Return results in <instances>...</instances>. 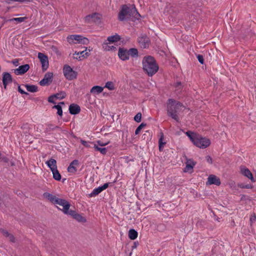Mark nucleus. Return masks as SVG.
I'll use <instances>...</instances> for the list:
<instances>
[{"label":"nucleus","instance_id":"1","mask_svg":"<svg viewBox=\"0 0 256 256\" xmlns=\"http://www.w3.org/2000/svg\"><path fill=\"white\" fill-rule=\"evenodd\" d=\"M141 17V15L137 10L134 4H125L121 6L118 18L119 20L122 22L125 20L135 22L140 20Z\"/></svg>","mask_w":256,"mask_h":256},{"label":"nucleus","instance_id":"2","mask_svg":"<svg viewBox=\"0 0 256 256\" xmlns=\"http://www.w3.org/2000/svg\"><path fill=\"white\" fill-rule=\"evenodd\" d=\"M144 72L149 76H152L159 70V66L154 56H146L142 60Z\"/></svg>","mask_w":256,"mask_h":256},{"label":"nucleus","instance_id":"3","mask_svg":"<svg viewBox=\"0 0 256 256\" xmlns=\"http://www.w3.org/2000/svg\"><path fill=\"white\" fill-rule=\"evenodd\" d=\"M184 106L182 104L173 98H169L167 102L168 116L176 122H180V118L178 115V112L181 107Z\"/></svg>","mask_w":256,"mask_h":256},{"label":"nucleus","instance_id":"4","mask_svg":"<svg viewBox=\"0 0 256 256\" xmlns=\"http://www.w3.org/2000/svg\"><path fill=\"white\" fill-rule=\"evenodd\" d=\"M67 40L70 44H88L89 40L88 38L80 34H72L67 37Z\"/></svg>","mask_w":256,"mask_h":256},{"label":"nucleus","instance_id":"5","mask_svg":"<svg viewBox=\"0 0 256 256\" xmlns=\"http://www.w3.org/2000/svg\"><path fill=\"white\" fill-rule=\"evenodd\" d=\"M63 73L66 78L68 80H72L77 78L78 72L68 64H65L63 68Z\"/></svg>","mask_w":256,"mask_h":256},{"label":"nucleus","instance_id":"6","mask_svg":"<svg viewBox=\"0 0 256 256\" xmlns=\"http://www.w3.org/2000/svg\"><path fill=\"white\" fill-rule=\"evenodd\" d=\"M210 140L209 138L206 137H202L199 134V136H197L194 145L200 148H205L210 144Z\"/></svg>","mask_w":256,"mask_h":256},{"label":"nucleus","instance_id":"7","mask_svg":"<svg viewBox=\"0 0 256 256\" xmlns=\"http://www.w3.org/2000/svg\"><path fill=\"white\" fill-rule=\"evenodd\" d=\"M54 204H58L60 206H62V208H60L58 206H56V208L58 210H61L62 211V212L64 214H68V212L70 210V204L66 200L64 199H63V198H56V200L55 201Z\"/></svg>","mask_w":256,"mask_h":256},{"label":"nucleus","instance_id":"8","mask_svg":"<svg viewBox=\"0 0 256 256\" xmlns=\"http://www.w3.org/2000/svg\"><path fill=\"white\" fill-rule=\"evenodd\" d=\"M138 42L141 48H148L150 44V40L146 34H142L138 38Z\"/></svg>","mask_w":256,"mask_h":256},{"label":"nucleus","instance_id":"9","mask_svg":"<svg viewBox=\"0 0 256 256\" xmlns=\"http://www.w3.org/2000/svg\"><path fill=\"white\" fill-rule=\"evenodd\" d=\"M38 58L42 64V68L43 72L46 71L49 66L48 59V56L42 52L38 53Z\"/></svg>","mask_w":256,"mask_h":256},{"label":"nucleus","instance_id":"10","mask_svg":"<svg viewBox=\"0 0 256 256\" xmlns=\"http://www.w3.org/2000/svg\"><path fill=\"white\" fill-rule=\"evenodd\" d=\"M2 82L4 89L6 90L8 86L13 82V78L10 72H4L2 74Z\"/></svg>","mask_w":256,"mask_h":256},{"label":"nucleus","instance_id":"11","mask_svg":"<svg viewBox=\"0 0 256 256\" xmlns=\"http://www.w3.org/2000/svg\"><path fill=\"white\" fill-rule=\"evenodd\" d=\"M54 74L52 72H46L44 78L39 82L41 86H49L53 80Z\"/></svg>","mask_w":256,"mask_h":256},{"label":"nucleus","instance_id":"12","mask_svg":"<svg viewBox=\"0 0 256 256\" xmlns=\"http://www.w3.org/2000/svg\"><path fill=\"white\" fill-rule=\"evenodd\" d=\"M67 215L70 216L73 218L75 219L78 222H86V218L82 216V214L76 213L75 210H70Z\"/></svg>","mask_w":256,"mask_h":256},{"label":"nucleus","instance_id":"13","mask_svg":"<svg viewBox=\"0 0 256 256\" xmlns=\"http://www.w3.org/2000/svg\"><path fill=\"white\" fill-rule=\"evenodd\" d=\"M221 184L220 178L214 174H210L206 182V185L214 184L216 186H220Z\"/></svg>","mask_w":256,"mask_h":256},{"label":"nucleus","instance_id":"14","mask_svg":"<svg viewBox=\"0 0 256 256\" xmlns=\"http://www.w3.org/2000/svg\"><path fill=\"white\" fill-rule=\"evenodd\" d=\"M118 56L119 58L123 61L128 60L130 58L128 50L124 48H119Z\"/></svg>","mask_w":256,"mask_h":256},{"label":"nucleus","instance_id":"15","mask_svg":"<svg viewBox=\"0 0 256 256\" xmlns=\"http://www.w3.org/2000/svg\"><path fill=\"white\" fill-rule=\"evenodd\" d=\"M30 68V66L28 64H24L14 70V72L16 75H22L26 74Z\"/></svg>","mask_w":256,"mask_h":256},{"label":"nucleus","instance_id":"16","mask_svg":"<svg viewBox=\"0 0 256 256\" xmlns=\"http://www.w3.org/2000/svg\"><path fill=\"white\" fill-rule=\"evenodd\" d=\"M240 172L241 174L247 177L252 182H254L255 180L253 177L252 173L250 172V171L245 166H241L240 167Z\"/></svg>","mask_w":256,"mask_h":256},{"label":"nucleus","instance_id":"17","mask_svg":"<svg viewBox=\"0 0 256 256\" xmlns=\"http://www.w3.org/2000/svg\"><path fill=\"white\" fill-rule=\"evenodd\" d=\"M69 112L72 115H76L80 112V106L76 104H72L69 106Z\"/></svg>","mask_w":256,"mask_h":256},{"label":"nucleus","instance_id":"18","mask_svg":"<svg viewBox=\"0 0 256 256\" xmlns=\"http://www.w3.org/2000/svg\"><path fill=\"white\" fill-rule=\"evenodd\" d=\"M196 164V162H194L192 160L189 159L188 160L186 163V168H184V172H186L190 170H192Z\"/></svg>","mask_w":256,"mask_h":256},{"label":"nucleus","instance_id":"19","mask_svg":"<svg viewBox=\"0 0 256 256\" xmlns=\"http://www.w3.org/2000/svg\"><path fill=\"white\" fill-rule=\"evenodd\" d=\"M0 232L3 234V235L4 236L8 238L10 242H15V238L12 234L9 233L8 230H4L3 228H0Z\"/></svg>","mask_w":256,"mask_h":256},{"label":"nucleus","instance_id":"20","mask_svg":"<svg viewBox=\"0 0 256 256\" xmlns=\"http://www.w3.org/2000/svg\"><path fill=\"white\" fill-rule=\"evenodd\" d=\"M186 134L194 144L196 142L197 136H199V134L190 130L187 131Z\"/></svg>","mask_w":256,"mask_h":256},{"label":"nucleus","instance_id":"21","mask_svg":"<svg viewBox=\"0 0 256 256\" xmlns=\"http://www.w3.org/2000/svg\"><path fill=\"white\" fill-rule=\"evenodd\" d=\"M121 39V36L118 34H116L114 35L108 37L107 40L109 42V43H114L120 41Z\"/></svg>","mask_w":256,"mask_h":256},{"label":"nucleus","instance_id":"22","mask_svg":"<svg viewBox=\"0 0 256 256\" xmlns=\"http://www.w3.org/2000/svg\"><path fill=\"white\" fill-rule=\"evenodd\" d=\"M48 167L50 168V170H52V168H58L56 165V160L50 158L46 162Z\"/></svg>","mask_w":256,"mask_h":256},{"label":"nucleus","instance_id":"23","mask_svg":"<svg viewBox=\"0 0 256 256\" xmlns=\"http://www.w3.org/2000/svg\"><path fill=\"white\" fill-rule=\"evenodd\" d=\"M43 196L44 198L49 200L52 203L54 204L57 198V197L56 196H54L48 192H44L43 194Z\"/></svg>","mask_w":256,"mask_h":256},{"label":"nucleus","instance_id":"24","mask_svg":"<svg viewBox=\"0 0 256 256\" xmlns=\"http://www.w3.org/2000/svg\"><path fill=\"white\" fill-rule=\"evenodd\" d=\"M24 86L26 87V90L30 92H36L38 91V86L36 85L25 84Z\"/></svg>","mask_w":256,"mask_h":256},{"label":"nucleus","instance_id":"25","mask_svg":"<svg viewBox=\"0 0 256 256\" xmlns=\"http://www.w3.org/2000/svg\"><path fill=\"white\" fill-rule=\"evenodd\" d=\"M138 236V233L136 230L134 229L130 228L128 230V238L131 240H136Z\"/></svg>","mask_w":256,"mask_h":256},{"label":"nucleus","instance_id":"26","mask_svg":"<svg viewBox=\"0 0 256 256\" xmlns=\"http://www.w3.org/2000/svg\"><path fill=\"white\" fill-rule=\"evenodd\" d=\"M51 171L52 174L53 178L56 181H60L62 179V176L58 170V168H52Z\"/></svg>","mask_w":256,"mask_h":256},{"label":"nucleus","instance_id":"27","mask_svg":"<svg viewBox=\"0 0 256 256\" xmlns=\"http://www.w3.org/2000/svg\"><path fill=\"white\" fill-rule=\"evenodd\" d=\"M160 138L158 140V148H159V150L160 152H162L164 150V145L166 144V142H164V134L162 132L160 133Z\"/></svg>","mask_w":256,"mask_h":256},{"label":"nucleus","instance_id":"28","mask_svg":"<svg viewBox=\"0 0 256 256\" xmlns=\"http://www.w3.org/2000/svg\"><path fill=\"white\" fill-rule=\"evenodd\" d=\"M102 48L106 51H116V48L114 46H110L108 45V42H105L102 44Z\"/></svg>","mask_w":256,"mask_h":256},{"label":"nucleus","instance_id":"29","mask_svg":"<svg viewBox=\"0 0 256 256\" xmlns=\"http://www.w3.org/2000/svg\"><path fill=\"white\" fill-rule=\"evenodd\" d=\"M104 90V88L98 86H94L90 90V92L92 94H99L101 93Z\"/></svg>","mask_w":256,"mask_h":256},{"label":"nucleus","instance_id":"30","mask_svg":"<svg viewBox=\"0 0 256 256\" xmlns=\"http://www.w3.org/2000/svg\"><path fill=\"white\" fill-rule=\"evenodd\" d=\"M94 148L96 152H100L102 154L105 155L108 152V148H100L96 144H94Z\"/></svg>","mask_w":256,"mask_h":256},{"label":"nucleus","instance_id":"31","mask_svg":"<svg viewBox=\"0 0 256 256\" xmlns=\"http://www.w3.org/2000/svg\"><path fill=\"white\" fill-rule=\"evenodd\" d=\"M129 56H130L132 58H137L138 56V52L136 48H130L128 50Z\"/></svg>","mask_w":256,"mask_h":256},{"label":"nucleus","instance_id":"32","mask_svg":"<svg viewBox=\"0 0 256 256\" xmlns=\"http://www.w3.org/2000/svg\"><path fill=\"white\" fill-rule=\"evenodd\" d=\"M102 191V190L100 186L94 188L92 190V192L88 194V197L91 198V197L96 196L100 194Z\"/></svg>","mask_w":256,"mask_h":256},{"label":"nucleus","instance_id":"33","mask_svg":"<svg viewBox=\"0 0 256 256\" xmlns=\"http://www.w3.org/2000/svg\"><path fill=\"white\" fill-rule=\"evenodd\" d=\"M152 137V135L150 130H146L144 134H142V140H146V142H148V140H151Z\"/></svg>","mask_w":256,"mask_h":256},{"label":"nucleus","instance_id":"34","mask_svg":"<svg viewBox=\"0 0 256 256\" xmlns=\"http://www.w3.org/2000/svg\"><path fill=\"white\" fill-rule=\"evenodd\" d=\"M54 98L58 100H62L66 98V94L64 92H60L58 93L54 94Z\"/></svg>","mask_w":256,"mask_h":256},{"label":"nucleus","instance_id":"35","mask_svg":"<svg viewBox=\"0 0 256 256\" xmlns=\"http://www.w3.org/2000/svg\"><path fill=\"white\" fill-rule=\"evenodd\" d=\"M52 108L53 109H56L57 111V114L59 116H60L62 117V107L60 105H54Z\"/></svg>","mask_w":256,"mask_h":256},{"label":"nucleus","instance_id":"36","mask_svg":"<svg viewBox=\"0 0 256 256\" xmlns=\"http://www.w3.org/2000/svg\"><path fill=\"white\" fill-rule=\"evenodd\" d=\"M146 126V124L142 122L136 128L135 130V134L137 135L139 134L140 130H142V128H144V126Z\"/></svg>","mask_w":256,"mask_h":256},{"label":"nucleus","instance_id":"37","mask_svg":"<svg viewBox=\"0 0 256 256\" xmlns=\"http://www.w3.org/2000/svg\"><path fill=\"white\" fill-rule=\"evenodd\" d=\"M57 128H60L58 126H54L52 124H48V126L46 128V130L47 132H50L51 130H54Z\"/></svg>","mask_w":256,"mask_h":256},{"label":"nucleus","instance_id":"38","mask_svg":"<svg viewBox=\"0 0 256 256\" xmlns=\"http://www.w3.org/2000/svg\"><path fill=\"white\" fill-rule=\"evenodd\" d=\"M27 18H28L25 16V17H22V18H13L10 20L12 21V22L16 21V22H18L20 23V22H22L24 21Z\"/></svg>","mask_w":256,"mask_h":256},{"label":"nucleus","instance_id":"39","mask_svg":"<svg viewBox=\"0 0 256 256\" xmlns=\"http://www.w3.org/2000/svg\"><path fill=\"white\" fill-rule=\"evenodd\" d=\"M81 55H82L81 56H80L78 57H74V58L78 60H82V58H86L90 55V54L89 52H86L82 53V54Z\"/></svg>","mask_w":256,"mask_h":256},{"label":"nucleus","instance_id":"40","mask_svg":"<svg viewBox=\"0 0 256 256\" xmlns=\"http://www.w3.org/2000/svg\"><path fill=\"white\" fill-rule=\"evenodd\" d=\"M68 171L70 173L75 174L77 172V169L74 166L70 164L68 168Z\"/></svg>","mask_w":256,"mask_h":256},{"label":"nucleus","instance_id":"41","mask_svg":"<svg viewBox=\"0 0 256 256\" xmlns=\"http://www.w3.org/2000/svg\"><path fill=\"white\" fill-rule=\"evenodd\" d=\"M105 87L110 90H114V84L112 82H108L106 84Z\"/></svg>","mask_w":256,"mask_h":256},{"label":"nucleus","instance_id":"42","mask_svg":"<svg viewBox=\"0 0 256 256\" xmlns=\"http://www.w3.org/2000/svg\"><path fill=\"white\" fill-rule=\"evenodd\" d=\"M80 143L84 146L86 148H90L91 146L90 145V144H94V142H88L86 140H80Z\"/></svg>","mask_w":256,"mask_h":256},{"label":"nucleus","instance_id":"43","mask_svg":"<svg viewBox=\"0 0 256 256\" xmlns=\"http://www.w3.org/2000/svg\"><path fill=\"white\" fill-rule=\"evenodd\" d=\"M142 114L141 112H138L134 117V119L136 122H140L142 120Z\"/></svg>","mask_w":256,"mask_h":256},{"label":"nucleus","instance_id":"44","mask_svg":"<svg viewBox=\"0 0 256 256\" xmlns=\"http://www.w3.org/2000/svg\"><path fill=\"white\" fill-rule=\"evenodd\" d=\"M238 186L242 188H252V186L251 184H238Z\"/></svg>","mask_w":256,"mask_h":256},{"label":"nucleus","instance_id":"45","mask_svg":"<svg viewBox=\"0 0 256 256\" xmlns=\"http://www.w3.org/2000/svg\"><path fill=\"white\" fill-rule=\"evenodd\" d=\"M94 14H97L98 15L95 16L94 17L92 18V21L94 22H98L100 20V15L99 13L98 12H94Z\"/></svg>","mask_w":256,"mask_h":256},{"label":"nucleus","instance_id":"46","mask_svg":"<svg viewBox=\"0 0 256 256\" xmlns=\"http://www.w3.org/2000/svg\"><path fill=\"white\" fill-rule=\"evenodd\" d=\"M51 49L53 52H54L58 56H60L61 54L60 52L58 50V48L56 46H52L51 47Z\"/></svg>","mask_w":256,"mask_h":256},{"label":"nucleus","instance_id":"47","mask_svg":"<svg viewBox=\"0 0 256 256\" xmlns=\"http://www.w3.org/2000/svg\"><path fill=\"white\" fill-rule=\"evenodd\" d=\"M21 128L23 129L24 130V133H26V134L28 133V129H29L28 124H24L21 126Z\"/></svg>","mask_w":256,"mask_h":256},{"label":"nucleus","instance_id":"48","mask_svg":"<svg viewBox=\"0 0 256 256\" xmlns=\"http://www.w3.org/2000/svg\"><path fill=\"white\" fill-rule=\"evenodd\" d=\"M196 58L200 64H204V58L202 55L198 54L196 56Z\"/></svg>","mask_w":256,"mask_h":256},{"label":"nucleus","instance_id":"49","mask_svg":"<svg viewBox=\"0 0 256 256\" xmlns=\"http://www.w3.org/2000/svg\"><path fill=\"white\" fill-rule=\"evenodd\" d=\"M54 94H52L51 96H50L48 98V101L50 102V103H52V104H56V102L54 100Z\"/></svg>","mask_w":256,"mask_h":256},{"label":"nucleus","instance_id":"50","mask_svg":"<svg viewBox=\"0 0 256 256\" xmlns=\"http://www.w3.org/2000/svg\"><path fill=\"white\" fill-rule=\"evenodd\" d=\"M96 15H98L97 14H91L88 15L85 17V20H86L89 22L92 18V17H94Z\"/></svg>","mask_w":256,"mask_h":256},{"label":"nucleus","instance_id":"51","mask_svg":"<svg viewBox=\"0 0 256 256\" xmlns=\"http://www.w3.org/2000/svg\"><path fill=\"white\" fill-rule=\"evenodd\" d=\"M112 184V182H106V183L104 184L102 186H100L102 190L103 191V190H105L108 187L109 185Z\"/></svg>","mask_w":256,"mask_h":256},{"label":"nucleus","instance_id":"52","mask_svg":"<svg viewBox=\"0 0 256 256\" xmlns=\"http://www.w3.org/2000/svg\"><path fill=\"white\" fill-rule=\"evenodd\" d=\"M97 144H98V146H106L108 144L110 143V142H101L100 140H98L96 142Z\"/></svg>","mask_w":256,"mask_h":256},{"label":"nucleus","instance_id":"53","mask_svg":"<svg viewBox=\"0 0 256 256\" xmlns=\"http://www.w3.org/2000/svg\"><path fill=\"white\" fill-rule=\"evenodd\" d=\"M250 220L251 223H252L256 221V215L254 213L253 214V215H252L250 216Z\"/></svg>","mask_w":256,"mask_h":256},{"label":"nucleus","instance_id":"54","mask_svg":"<svg viewBox=\"0 0 256 256\" xmlns=\"http://www.w3.org/2000/svg\"><path fill=\"white\" fill-rule=\"evenodd\" d=\"M79 164V162L78 160H73L70 164L71 166H78Z\"/></svg>","mask_w":256,"mask_h":256},{"label":"nucleus","instance_id":"55","mask_svg":"<svg viewBox=\"0 0 256 256\" xmlns=\"http://www.w3.org/2000/svg\"><path fill=\"white\" fill-rule=\"evenodd\" d=\"M206 159L208 162L210 164H212V158L210 156H206Z\"/></svg>","mask_w":256,"mask_h":256},{"label":"nucleus","instance_id":"56","mask_svg":"<svg viewBox=\"0 0 256 256\" xmlns=\"http://www.w3.org/2000/svg\"><path fill=\"white\" fill-rule=\"evenodd\" d=\"M240 200H250V197L247 196H246V195H244V194L241 195Z\"/></svg>","mask_w":256,"mask_h":256},{"label":"nucleus","instance_id":"57","mask_svg":"<svg viewBox=\"0 0 256 256\" xmlns=\"http://www.w3.org/2000/svg\"><path fill=\"white\" fill-rule=\"evenodd\" d=\"M18 92L21 94H25L24 93V90H23L21 88H20V86L18 84Z\"/></svg>","mask_w":256,"mask_h":256},{"label":"nucleus","instance_id":"58","mask_svg":"<svg viewBox=\"0 0 256 256\" xmlns=\"http://www.w3.org/2000/svg\"><path fill=\"white\" fill-rule=\"evenodd\" d=\"M87 50V48H85V50L83 51H82V52H75L74 54H76V55H80V54H82V53H84L85 52H86Z\"/></svg>","mask_w":256,"mask_h":256},{"label":"nucleus","instance_id":"59","mask_svg":"<svg viewBox=\"0 0 256 256\" xmlns=\"http://www.w3.org/2000/svg\"><path fill=\"white\" fill-rule=\"evenodd\" d=\"M12 63L13 64H14V66H18V65L19 64H18V60H17V59H15V60H12Z\"/></svg>","mask_w":256,"mask_h":256},{"label":"nucleus","instance_id":"60","mask_svg":"<svg viewBox=\"0 0 256 256\" xmlns=\"http://www.w3.org/2000/svg\"><path fill=\"white\" fill-rule=\"evenodd\" d=\"M138 245V242H134L133 246H132V248H135L137 247V246Z\"/></svg>","mask_w":256,"mask_h":256},{"label":"nucleus","instance_id":"61","mask_svg":"<svg viewBox=\"0 0 256 256\" xmlns=\"http://www.w3.org/2000/svg\"><path fill=\"white\" fill-rule=\"evenodd\" d=\"M182 85V83L181 82H177L176 83V84H175V86L178 88V87L179 86H181Z\"/></svg>","mask_w":256,"mask_h":256},{"label":"nucleus","instance_id":"62","mask_svg":"<svg viewBox=\"0 0 256 256\" xmlns=\"http://www.w3.org/2000/svg\"><path fill=\"white\" fill-rule=\"evenodd\" d=\"M65 104H64V102H60L57 105H60L62 106V105H64Z\"/></svg>","mask_w":256,"mask_h":256},{"label":"nucleus","instance_id":"63","mask_svg":"<svg viewBox=\"0 0 256 256\" xmlns=\"http://www.w3.org/2000/svg\"><path fill=\"white\" fill-rule=\"evenodd\" d=\"M66 178H62V183H64L66 181Z\"/></svg>","mask_w":256,"mask_h":256},{"label":"nucleus","instance_id":"64","mask_svg":"<svg viewBox=\"0 0 256 256\" xmlns=\"http://www.w3.org/2000/svg\"><path fill=\"white\" fill-rule=\"evenodd\" d=\"M92 50V48H90V47H89L88 48H87V50H88V52H90Z\"/></svg>","mask_w":256,"mask_h":256}]
</instances>
